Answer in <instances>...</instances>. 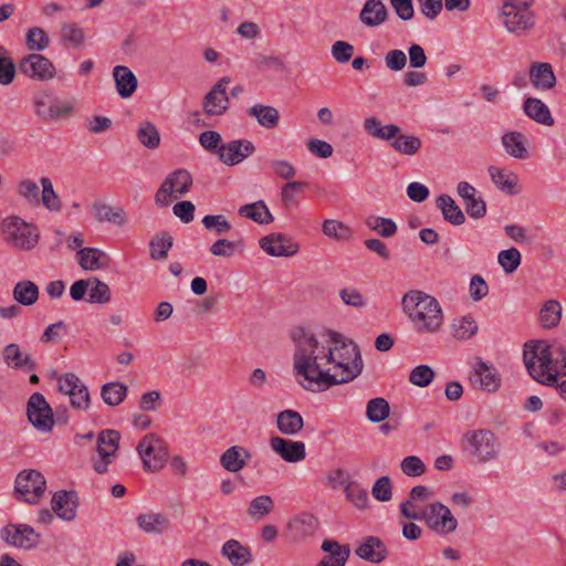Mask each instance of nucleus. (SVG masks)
I'll return each instance as SVG.
<instances>
[{
    "label": "nucleus",
    "instance_id": "obj_1",
    "mask_svg": "<svg viewBox=\"0 0 566 566\" xmlns=\"http://www.w3.org/2000/svg\"><path fill=\"white\" fill-rule=\"evenodd\" d=\"M328 339L319 340L312 332L297 327L292 332L295 345L293 355V371L303 377L310 384H315L321 389H327L335 385L345 384L358 377L363 370V359L356 353L357 359L350 374L338 378L336 371H332L331 365L345 366L337 359L335 352L342 340V334L329 331Z\"/></svg>",
    "mask_w": 566,
    "mask_h": 566
},
{
    "label": "nucleus",
    "instance_id": "obj_2",
    "mask_svg": "<svg viewBox=\"0 0 566 566\" xmlns=\"http://www.w3.org/2000/svg\"><path fill=\"white\" fill-rule=\"evenodd\" d=\"M523 360L534 380L556 387L566 400V348L563 344L532 340L524 346Z\"/></svg>",
    "mask_w": 566,
    "mask_h": 566
},
{
    "label": "nucleus",
    "instance_id": "obj_3",
    "mask_svg": "<svg viewBox=\"0 0 566 566\" xmlns=\"http://www.w3.org/2000/svg\"><path fill=\"white\" fill-rule=\"evenodd\" d=\"M3 240L10 247L22 250H32L39 241L36 228L18 216L7 217L1 222Z\"/></svg>",
    "mask_w": 566,
    "mask_h": 566
},
{
    "label": "nucleus",
    "instance_id": "obj_4",
    "mask_svg": "<svg viewBox=\"0 0 566 566\" xmlns=\"http://www.w3.org/2000/svg\"><path fill=\"white\" fill-rule=\"evenodd\" d=\"M136 450L143 461V468L147 472L160 471L169 458L167 442L155 433L144 436Z\"/></svg>",
    "mask_w": 566,
    "mask_h": 566
},
{
    "label": "nucleus",
    "instance_id": "obj_5",
    "mask_svg": "<svg viewBox=\"0 0 566 566\" xmlns=\"http://www.w3.org/2000/svg\"><path fill=\"white\" fill-rule=\"evenodd\" d=\"M470 454L479 463L494 461L500 455L501 446L491 430L481 429L468 432L464 437Z\"/></svg>",
    "mask_w": 566,
    "mask_h": 566
},
{
    "label": "nucleus",
    "instance_id": "obj_6",
    "mask_svg": "<svg viewBox=\"0 0 566 566\" xmlns=\"http://www.w3.org/2000/svg\"><path fill=\"white\" fill-rule=\"evenodd\" d=\"M33 108L35 115L44 123L66 118L73 113V105L62 102L51 91L45 90L34 94Z\"/></svg>",
    "mask_w": 566,
    "mask_h": 566
},
{
    "label": "nucleus",
    "instance_id": "obj_7",
    "mask_svg": "<svg viewBox=\"0 0 566 566\" xmlns=\"http://www.w3.org/2000/svg\"><path fill=\"white\" fill-rule=\"evenodd\" d=\"M46 489L43 474L36 470L21 471L14 482L15 497L29 504H38Z\"/></svg>",
    "mask_w": 566,
    "mask_h": 566
},
{
    "label": "nucleus",
    "instance_id": "obj_8",
    "mask_svg": "<svg viewBox=\"0 0 566 566\" xmlns=\"http://www.w3.org/2000/svg\"><path fill=\"white\" fill-rule=\"evenodd\" d=\"M526 0H506L502 8L504 25L509 32L517 35L534 27V17Z\"/></svg>",
    "mask_w": 566,
    "mask_h": 566
},
{
    "label": "nucleus",
    "instance_id": "obj_9",
    "mask_svg": "<svg viewBox=\"0 0 566 566\" xmlns=\"http://www.w3.org/2000/svg\"><path fill=\"white\" fill-rule=\"evenodd\" d=\"M192 186V176L186 169H176L170 172L160 185L155 195L158 206L166 207L170 203L171 196L179 198L185 196Z\"/></svg>",
    "mask_w": 566,
    "mask_h": 566
},
{
    "label": "nucleus",
    "instance_id": "obj_10",
    "mask_svg": "<svg viewBox=\"0 0 566 566\" xmlns=\"http://www.w3.org/2000/svg\"><path fill=\"white\" fill-rule=\"evenodd\" d=\"M18 69L21 74L40 82L50 81L56 74L54 64L44 55L35 52L23 56L18 64Z\"/></svg>",
    "mask_w": 566,
    "mask_h": 566
},
{
    "label": "nucleus",
    "instance_id": "obj_11",
    "mask_svg": "<svg viewBox=\"0 0 566 566\" xmlns=\"http://www.w3.org/2000/svg\"><path fill=\"white\" fill-rule=\"evenodd\" d=\"M27 416L33 427L42 432H50L54 426L52 408L40 392L30 396L27 405Z\"/></svg>",
    "mask_w": 566,
    "mask_h": 566
},
{
    "label": "nucleus",
    "instance_id": "obj_12",
    "mask_svg": "<svg viewBox=\"0 0 566 566\" xmlns=\"http://www.w3.org/2000/svg\"><path fill=\"white\" fill-rule=\"evenodd\" d=\"M59 390L70 396L71 406L78 410H86L90 406V391L85 385L80 384V378L72 373L59 377Z\"/></svg>",
    "mask_w": 566,
    "mask_h": 566
},
{
    "label": "nucleus",
    "instance_id": "obj_13",
    "mask_svg": "<svg viewBox=\"0 0 566 566\" xmlns=\"http://www.w3.org/2000/svg\"><path fill=\"white\" fill-rule=\"evenodd\" d=\"M427 527L439 535H449L457 530L458 521L448 506L433 503L427 509Z\"/></svg>",
    "mask_w": 566,
    "mask_h": 566
},
{
    "label": "nucleus",
    "instance_id": "obj_14",
    "mask_svg": "<svg viewBox=\"0 0 566 566\" xmlns=\"http://www.w3.org/2000/svg\"><path fill=\"white\" fill-rule=\"evenodd\" d=\"M229 83L230 77L220 78L205 96L202 107L208 116L221 115L228 109L229 97L226 90Z\"/></svg>",
    "mask_w": 566,
    "mask_h": 566
},
{
    "label": "nucleus",
    "instance_id": "obj_15",
    "mask_svg": "<svg viewBox=\"0 0 566 566\" xmlns=\"http://www.w3.org/2000/svg\"><path fill=\"white\" fill-rule=\"evenodd\" d=\"M255 151L252 142L248 139H235L222 144L218 151L219 159L227 166H234L242 163Z\"/></svg>",
    "mask_w": 566,
    "mask_h": 566
},
{
    "label": "nucleus",
    "instance_id": "obj_16",
    "mask_svg": "<svg viewBox=\"0 0 566 566\" xmlns=\"http://www.w3.org/2000/svg\"><path fill=\"white\" fill-rule=\"evenodd\" d=\"M457 193L463 200L464 209L472 219H481L486 214V203L480 192L468 181H460Z\"/></svg>",
    "mask_w": 566,
    "mask_h": 566
},
{
    "label": "nucleus",
    "instance_id": "obj_17",
    "mask_svg": "<svg viewBox=\"0 0 566 566\" xmlns=\"http://www.w3.org/2000/svg\"><path fill=\"white\" fill-rule=\"evenodd\" d=\"M470 380L474 387L490 392L497 390L501 385L497 370L481 359L475 361Z\"/></svg>",
    "mask_w": 566,
    "mask_h": 566
},
{
    "label": "nucleus",
    "instance_id": "obj_18",
    "mask_svg": "<svg viewBox=\"0 0 566 566\" xmlns=\"http://www.w3.org/2000/svg\"><path fill=\"white\" fill-rule=\"evenodd\" d=\"M260 248L272 256H292L297 253L300 247L290 238L281 233H271L260 239Z\"/></svg>",
    "mask_w": 566,
    "mask_h": 566
},
{
    "label": "nucleus",
    "instance_id": "obj_19",
    "mask_svg": "<svg viewBox=\"0 0 566 566\" xmlns=\"http://www.w3.org/2000/svg\"><path fill=\"white\" fill-rule=\"evenodd\" d=\"M1 537L8 544L30 549L39 544L40 535L29 525L4 527Z\"/></svg>",
    "mask_w": 566,
    "mask_h": 566
},
{
    "label": "nucleus",
    "instance_id": "obj_20",
    "mask_svg": "<svg viewBox=\"0 0 566 566\" xmlns=\"http://www.w3.org/2000/svg\"><path fill=\"white\" fill-rule=\"evenodd\" d=\"M52 511L61 518L71 522L76 516L78 506L77 493L73 490H61L54 493L51 501Z\"/></svg>",
    "mask_w": 566,
    "mask_h": 566
},
{
    "label": "nucleus",
    "instance_id": "obj_21",
    "mask_svg": "<svg viewBox=\"0 0 566 566\" xmlns=\"http://www.w3.org/2000/svg\"><path fill=\"white\" fill-rule=\"evenodd\" d=\"M270 446L275 453L290 463L300 462L306 457L305 443L302 441L272 437L270 439Z\"/></svg>",
    "mask_w": 566,
    "mask_h": 566
},
{
    "label": "nucleus",
    "instance_id": "obj_22",
    "mask_svg": "<svg viewBox=\"0 0 566 566\" xmlns=\"http://www.w3.org/2000/svg\"><path fill=\"white\" fill-rule=\"evenodd\" d=\"M317 527V518L310 513L296 515L286 525L289 535L294 542H301L313 536Z\"/></svg>",
    "mask_w": 566,
    "mask_h": 566
},
{
    "label": "nucleus",
    "instance_id": "obj_23",
    "mask_svg": "<svg viewBox=\"0 0 566 566\" xmlns=\"http://www.w3.org/2000/svg\"><path fill=\"white\" fill-rule=\"evenodd\" d=\"M355 554L371 564H380L388 556L385 543L377 536H368L355 549Z\"/></svg>",
    "mask_w": 566,
    "mask_h": 566
},
{
    "label": "nucleus",
    "instance_id": "obj_24",
    "mask_svg": "<svg viewBox=\"0 0 566 566\" xmlns=\"http://www.w3.org/2000/svg\"><path fill=\"white\" fill-rule=\"evenodd\" d=\"M321 549L329 554L324 556L316 566H345L350 556L349 545H340L335 539L323 541Z\"/></svg>",
    "mask_w": 566,
    "mask_h": 566
},
{
    "label": "nucleus",
    "instance_id": "obj_25",
    "mask_svg": "<svg viewBox=\"0 0 566 566\" xmlns=\"http://www.w3.org/2000/svg\"><path fill=\"white\" fill-rule=\"evenodd\" d=\"M530 81L539 91H548L556 85L553 67L546 62H534L530 66Z\"/></svg>",
    "mask_w": 566,
    "mask_h": 566
},
{
    "label": "nucleus",
    "instance_id": "obj_26",
    "mask_svg": "<svg viewBox=\"0 0 566 566\" xmlns=\"http://www.w3.org/2000/svg\"><path fill=\"white\" fill-rule=\"evenodd\" d=\"M356 353H358V356L361 358L358 346L353 340L346 342L342 336V340L339 342L338 349L335 352V354L337 356V359H340L345 363V366L332 365V369H334V371L338 374V378L352 373V369L357 363Z\"/></svg>",
    "mask_w": 566,
    "mask_h": 566
},
{
    "label": "nucleus",
    "instance_id": "obj_27",
    "mask_svg": "<svg viewBox=\"0 0 566 566\" xmlns=\"http://www.w3.org/2000/svg\"><path fill=\"white\" fill-rule=\"evenodd\" d=\"M251 458L252 454L247 448L232 446L221 454L220 464L224 470L237 473L247 465Z\"/></svg>",
    "mask_w": 566,
    "mask_h": 566
},
{
    "label": "nucleus",
    "instance_id": "obj_28",
    "mask_svg": "<svg viewBox=\"0 0 566 566\" xmlns=\"http://www.w3.org/2000/svg\"><path fill=\"white\" fill-rule=\"evenodd\" d=\"M78 264L83 270L96 271L107 269L111 258L96 248H83L77 252Z\"/></svg>",
    "mask_w": 566,
    "mask_h": 566
},
{
    "label": "nucleus",
    "instance_id": "obj_29",
    "mask_svg": "<svg viewBox=\"0 0 566 566\" xmlns=\"http://www.w3.org/2000/svg\"><path fill=\"white\" fill-rule=\"evenodd\" d=\"M408 495V499L400 504L401 515L408 520L424 521V509L416 504V501L424 500V485L413 486Z\"/></svg>",
    "mask_w": 566,
    "mask_h": 566
},
{
    "label": "nucleus",
    "instance_id": "obj_30",
    "mask_svg": "<svg viewBox=\"0 0 566 566\" xmlns=\"http://www.w3.org/2000/svg\"><path fill=\"white\" fill-rule=\"evenodd\" d=\"M137 525L147 534H163L167 532L170 526V520L163 513H145L136 518Z\"/></svg>",
    "mask_w": 566,
    "mask_h": 566
},
{
    "label": "nucleus",
    "instance_id": "obj_31",
    "mask_svg": "<svg viewBox=\"0 0 566 566\" xmlns=\"http://www.w3.org/2000/svg\"><path fill=\"white\" fill-rule=\"evenodd\" d=\"M424 301V292L419 290H410L403 294L401 300L402 312L412 322H424V311L420 308Z\"/></svg>",
    "mask_w": 566,
    "mask_h": 566
},
{
    "label": "nucleus",
    "instance_id": "obj_32",
    "mask_svg": "<svg viewBox=\"0 0 566 566\" xmlns=\"http://www.w3.org/2000/svg\"><path fill=\"white\" fill-rule=\"evenodd\" d=\"M387 19V9L380 0H367L359 13V20L367 27H378Z\"/></svg>",
    "mask_w": 566,
    "mask_h": 566
},
{
    "label": "nucleus",
    "instance_id": "obj_33",
    "mask_svg": "<svg viewBox=\"0 0 566 566\" xmlns=\"http://www.w3.org/2000/svg\"><path fill=\"white\" fill-rule=\"evenodd\" d=\"M113 76L116 82V90L120 97H130L137 88V78L135 74L124 65L114 67Z\"/></svg>",
    "mask_w": 566,
    "mask_h": 566
},
{
    "label": "nucleus",
    "instance_id": "obj_34",
    "mask_svg": "<svg viewBox=\"0 0 566 566\" xmlns=\"http://www.w3.org/2000/svg\"><path fill=\"white\" fill-rule=\"evenodd\" d=\"M221 554L227 557L233 566H244L252 562L250 549L237 539L227 541L222 546Z\"/></svg>",
    "mask_w": 566,
    "mask_h": 566
},
{
    "label": "nucleus",
    "instance_id": "obj_35",
    "mask_svg": "<svg viewBox=\"0 0 566 566\" xmlns=\"http://www.w3.org/2000/svg\"><path fill=\"white\" fill-rule=\"evenodd\" d=\"M276 426L282 434L296 436L302 430L304 420L300 412L286 409L277 413Z\"/></svg>",
    "mask_w": 566,
    "mask_h": 566
},
{
    "label": "nucleus",
    "instance_id": "obj_36",
    "mask_svg": "<svg viewBox=\"0 0 566 566\" xmlns=\"http://www.w3.org/2000/svg\"><path fill=\"white\" fill-rule=\"evenodd\" d=\"M524 113L538 124L552 126L554 118L552 117L548 106L539 98L528 97L524 101Z\"/></svg>",
    "mask_w": 566,
    "mask_h": 566
},
{
    "label": "nucleus",
    "instance_id": "obj_37",
    "mask_svg": "<svg viewBox=\"0 0 566 566\" xmlns=\"http://www.w3.org/2000/svg\"><path fill=\"white\" fill-rule=\"evenodd\" d=\"M248 115L255 118L258 124L264 128L273 129L280 123L279 111L270 105L255 104L247 111Z\"/></svg>",
    "mask_w": 566,
    "mask_h": 566
},
{
    "label": "nucleus",
    "instance_id": "obj_38",
    "mask_svg": "<svg viewBox=\"0 0 566 566\" xmlns=\"http://www.w3.org/2000/svg\"><path fill=\"white\" fill-rule=\"evenodd\" d=\"M437 207L441 210L443 219L452 226H461L465 222V216L453 198L441 195L437 199Z\"/></svg>",
    "mask_w": 566,
    "mask_h": 566
},
{
    "label": "nucleus",
    "instance_id": "obj_39",
    "mask_svg": "<svg viewBox=\"0 0 566 566\" xmlns=\"http://www.w3.org/2000/svg\"><path fill=\"white\" fill-rule=\"evenodd\" d=\"M120 434L117 430H102L97 437V453L99 457H109L113 459L119 448Z\"/></svg>",
    "mask_w": 566,
    "mask_h": 566
},
{
    "label": "nucleus",
    "instance_id": "obj_40",
    "mask_svg": "<svg viewBox=\"0 0 566 566\" xmlns=\"http://www.w3.org/2000/svg\"><path fill=\"white\" fill-rule=\"evenodd\" d=\"M489 174L492 182L496 186L499 190L509 195H513L516 192L515 186L517 184V176L514 172L507 169L491 166L489 168Z\"/></svg>",
    "mask_w": 566,
    "mask_h": 566
},
{
    "label": "nucleus",
    "instance_id": "obj_41",
    "mask_svg": "<svg viewBox=\"0 0 566 566\" xmlns=\"http://www.w3.org/2000/svg\"><path fill=\"white\" fill-rule=\"evenodd\" d=\"M39 287L30 280L19 281L12 291L14 301L23 306L33 305L39 298Z\"/></svg>",
    "mask_w": 566,
    "mask_h": 566
},
{
    "label": "nucleus",
    "instance_id": "obj_42",
    "mask_svg": "<svg viewBox=\"0 0 566 566\" xmlns=\"http://www.w3.org/2000/svg\"><path fill=\"white\" fill-rule=\"evenodd\" d=\"M238 213L260 224H269L273 221L272 213L262 200L241 206Z\"/></svg>",
    "mask_w": 566,
    "mask_h": 566
},
{
    "label": "nucleus",
    "instance_id": "obj_43",
    "mask_svg": "<svg viewBox=\"0 0 566 566\" xmlns=\"http://www.w3.org/2000/svg\"><path fill=\"white\" fill-rule=\"evenodd\" d=\"M524 135L520 132H510L502 136V145L505 151L514 158L525 159L528 151L525 147Z\"/></svg>",
    "mask_w": 566,
    "mask_h": 566
},
{
    "label": "nucleus",
    "instance_id": "obj_44",
    "mask_svg": "<svg viewBox=\"0 0 566 566\" xmlns=\"http://www.w3.org/2000/svg\"><path fill=\"white\" fill-rule=\"evenodd\" d=\"M478 328L475 319L470 314L454 318L451 324L453 337L460 340L471 338L476 334Z\"/></svg>",
    "mask_w": 566,
    "mask_h": 566
},
{
    "label": "nucleus",
    "instance_id": "obj_45",
    "mask_svg": "<svg viewBox=\"0 0 566 566\" xmlns=\"http://www.w3.org/2000/svg\"><path fill=\"white\" fill-rule=\"evenodd\" d=\"M127 386L122 382H107L102 386L101 397L106 405L115 407L124 401L127 396Z\"/></svg>",
    "mask_w": 566,
    "mask_h": 566
},
{
    "label": "nucleus",
    "instance_id": "obj_46",
    "mask_svg": "<svg viewBox=\"0 0 566 566\" xmlns=\"http://www.w3.org/2000/svg\"><path fill=\"white\" fill-rule=\"evenodd\" d=\"M94 217L97 221H108L117 226H123L126 222V213L122 208H113L107 205H94Z\"/></svg>",
    "mask_w": 566,
    "mask_h": 566
},
{
    "label": "nucleus",
    "instance_id": "obj_47",
    "mask_svg": "<svg viewBox=\"0 0 566 566\" xmlns=\"http://www.w3.org/2000/svg\"><path fill=\"white\" fill-rule=\"evenodd\" d=\"M562 317V305L555 301H547L539 311V322L544 328L557 326Z\"/></svg>",
    "mask_w": 566,
    "mask_h": 566
},
{
    "label": "nucleus",
    "instance_id": "obj_48",
    "mask_svg": "<svg viewBox=\"0 0 566 566\" xmlns=\"http://www.w3.org/2000/svg\"><path fill=\"white\" fill-rule=\"evenodd\" d=\"M40 182L42 186L40 203H42L49 211H60L62 208V202L57 193L54 191L51 179L48 177H42Z\"/></svg>",
    "mask_w": 566,
    "mask_h": 566
},
{
    "label": "nucleus",
    "instance_id": "obj_49",
    "mask_svg": "<svg viewBox=\"0 0 566 566\" xmlns=\"http://www.w3.org/2000/svg\"><path fill=\"white\" fill-rule=\"evenodd\" d=\"M136 136L139 143L148 149H156L160 144L159 132L150 122L140 123Z\"/></svg>",
    "mask_w": 566,
    "mask_h": 566
},
{
    "label": "nucleus",
    "instance_id": "obj_50",
    "mask_svg": "<svg viewBox=\"0 0 566 566\" xmlns=\"http://www.w3.org/2000/svg\"><path fill=\"white\" fill-rule=\"evenodd\" d=\"M274 509V501L269 495H260L253 499L248 507L249 516L254 521H260Z\"/></svg>",
    "mask_w": 566,
    "mask_h": 566
},
{
    "label": "nucleus",
    "instance_id": "obj_51",
    "mask_svg": "<svg viewBox=\"0 0 566 566\" xmlns=\"http://www.w3.org/2000/svg\"><path fill=\"white\" fill-rule=\"evenodd\" d=\"M3 357L7 364L13 361L14 368H28L29 370L35 369V363L31 359L29 355L22 357V353L20 350L19 345L9 344L4 347Z\"/></svg>",
    "mask_w": 566,
    "mask_h": 566
},
{
    "label": "nucleus",
    "instance_id": "obj_52",
    "mask_svg": "<svg viewBox=\"0 0 566 566\" xmlns=\"http://www.w3.org/2000/svg\"><path fill=\"white\" fill-rule=\"evenodd\" d=\"M344 492L346 499L349 502H352L357 509L364 510L367 507L369 502L368 491L365 488H363L358 482H347Z\"/></svg>",
    "mask_w": 566,
    "mask_h": 566
},
{
    "label": "nucleus",
    "instance_id": "obj_53",
    "mask_svg": "<svg viewBox=\"0 0 566 566\" xmlns=\"http://www.w3.org/2000/svg\"><path fill=\"white\" fill-rule=\"evenodd\" d=\"M25 45L32 52H41L49 48L50 38L42 28L33 27L27 31Z\"/></svg>",
    "mask_w": 566,
    "mask_h": 566
},
{
    "label": "nucleus",
    "instance_id": "obj_54",
    "mask_svg": "<svg viewBox=\"0 0 566 566\" xmlns=\"http://www.w3.org/2000/svg\"><path fill=\"white\" fill-rule=\"evenodd\" d=\"M112 293L109 286L97 277H91L87 302L93 304H105L111 301Z\"/></svg>",
    "mask_w": 566,
    "mask_h": 566
},
{
    "label": "nucleus",
    "instance_id": "obj_55",
    "mask_svg": "<svg viewBox=\"0 0 566 566\" xmlns=\"http://www.w3.org/2000/svg\"><path fill=\"white\" fill-rule=\"evenodd\" d=\"M443 322V313L439 302L427 294V332H436Z\"/></svg>",
    "mask_w": 566,
    "mask_h": 566
},
{
    "label": "nucleus",
    "instance_id": "obj_56",
    "mask_svg": "<svg viewBox=\"0 0 566 566\" xmlns=\"http://www.w3.org/2000/svg\"><path fill=\"white\" fill-rule=\"evenodd\" d=\"M17 66L8 50L0 45V84L9 85L14 81Z\"/></svg>",
    "mask_w": 566,
    "mask_h": 566
},
{
    "label": "nucleus",
    "instance_id": "obj_57",
    "mask_svg": "<svg viewBox=\"0 0 566 566\" xmlns=\"http://www.w3.org/2000/svg\"><path fill=\"white\" fill-rule=\"evenodd\" d=\"M389 403L384 398L370 399L367 403V418L375 423L381 422L389 416Z\"/></svg>",
    "mask_w": 566,
    "mask_h": 566
},
{
    "label": "nucleus",
    "instance_id": "obj_58",
    "mask_svg": "<svg viewBox=\"0 0 566 566\" xmlns=\"http://www.w3.org/2000/svg\"><path fill=\"white\" fill-rule=\"evenodd\" d=\"M366 224L384 238H390L397 232L396 223L388 218L370 216L367 218Z\"/></svg>",
    "mask_w": 566,
    "mask_h": 566
},
{
    "label": "nucleus",
    "instance_id": "obj_59",
    "mask_svg": "<svg viewBox=\"0 0 566 566\" xmlns=\"http://www.w3.org/2000/svg\"><path fill=\"white\" fill-rule=\"evenodd\" d=\"M390 145L395 150L401 154L413 155L421 148L422 142L415 136L399 135Z\"/></svg>",
    "mask_w": 566,
    "mask_h": 566
},
{
    "label": "nucleus",
    "instance_id": "obj_60",
    "mask_svg": "<svg viewBox=\"0 0 566 566\" xmlns=\"http://www.w3.org/2000/svg\"><path fill=\"white\" fill-rule=\"evenodd\" d=\"M61 38L65 43L73 48H80L85 42V33L83 29L75 23H66L62 25Z\"/></svg>",
    "mask_w": 566,
    "mask_h": 566
},
{
    "label": "nucleus",
    "instance_id": "obj_61",
    "mask_svg": "<svg viewBox=\"0 0 566 566\" xmlns=\"http://www.w3.org/2000/svg\"><path fill=\"white\" fill-rule=\"evenodd\" d=\"M521 253L516 248L502 250L497 255V262L505 273H513L521 264Z\"/></svg>",
    "mask_w": 566,
    "mask_h": 566
},
{
    "label": "nucleus",
    "instance_id": "obj_62",
    "mask_svg": "<svg viewBox=\"0 0 566 566\" xmlns=\"http://www.w3.org/2000/svg\"><path fill=\"white\" fill-rule=\"evenodd\" d=\"M322 230L325 235L335 240H348L352 237L350 229L337 220H325Z\"/></svg>",
    "mask_w": 566,
    "mask_h": 566
},
{
    "label": "nucleus",
    "instance_id": "obj_63",
    "mask_svg": "<svg viewBox=\"0 0 566 566\" xmlns=\"http://www.w3.org/2000/svg\"><path fill=\"white\" fill-rule=\"evenodd\" d=\"M17 191L32 207L40 206L39 187L34 181L29 179L21 180L18 184Z\"/></svg>",
    "mask_w": 566,
    "mask_h": 566
},
{
    "label": "nucleus",
    "instance_id": "obj_64",
    "mask_svg": "<svg viewBox=\"0 0 566 566\" xmlns=\"http://www.w3.org/2000/svg\"><path fill=\"white\" fill-rule=\"evenodd\" d=\"M202 224L207 230L213 231L218 235L228 233L232 226L222 214H208L202 218Z\"/></svg>",
    "mask_w": 566,
    "mask_h": 566
}]
</instances>
